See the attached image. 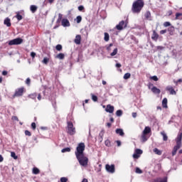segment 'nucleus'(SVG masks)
<instances>
[{
  "label": "nucleus",
  "instance_id": "nucleus-41",
  "mask_svg": "<svg viewBox=\"0 0 182 182\" xmlns=\"http://www.w3.org/2000/svg\"><path fill=\"white\" fill-rule=\"evenodd\" d=\"M180 16H182L181 13H176V19H181V18H180Z\"/></svg>",
  "mask_w": 182,
  "mask_h": 182
},
{
  "label": "nucleus",
  "instance_id": "nucleus-19",
  "mask_svg": "<svg viewBox=\"0 0 182 182\" xmlns=\"http://www.w3.org/2000/svg\"><path fill=\"white\" fill-rule=\"evenodd\" d=\"M4 23V25H6L8 27L11 26V19L9 18H5Z\"/></svg>",
  "mask_w": 182,
  "mask_h": 182
},
{
  "label": "nucleus",
  "instance_id": "nucleus-29",
  "mask_svg": "<svg viewBox=\"0 0 182 182\" xmlns=\"http://www.w3.org/2000/svg\"><path fill=\"white\" fill-rule=\"evenodd\" d=\"M105 134V131L104 130H102L100 133V141H103V136Z\"/></svg>",
  "mask_w": 182,
  "mask_h": 182
},
{
  "label": "nucleus",
  "instance_id": "nucleus-46",
  "mask_svg": "<svg viewBox=\"0 0 182 182\" xmlns=\"http://www.w3.org/2000/svg\"><path fill=\"white\" fill-rule=\"evenodd\" d=\"M151 79L152 80H154V82H157V80H159V77H157V76H156V75L151 77Z\"/></svg>",
  "mask_w": 182,
  "mask_h": 182
},
{
  "label": "nucleus",
  "instance_id": "nucleus-63",
  "mask_svg": "<svg viewBox=\"0 0 182 182\" xmlns=\"http://www.w3.org/2000/svg\"><path fill=\"white\" fill-rule=\"evenodd\" d=\"M2 161H4V157L2 155H0V163H2Z\"/></svg>",
  "mask_w": 182,
  "mask_h": 182
},
{
  "label": "nucleus",
  "instance_id": "nucleus-17",
  "mask_svg": "<svg viewBox=\"0 0 182 182\" xmlns=\"http://www.w3.org/2000/svg\"><path fill=\"white\" fill-rule=\"evenodd\" d=\"M151 39H153V41H157V39H159V35L158 33L156 32V31H153V34L151 36Z\"/></svg>",
  "mask_w": 182,
  "mask_h": 182
},
{
  "label": "nucleus",
  "instance_id": "nucleus-57",
  "mask_svg": "<svg viewBox=\"0 0 182 182\" xmlns=\"http://www.w3.org/2000/svg\"><path fill=\"white\" fill-rule=\"evenodd\" d=\"M132 117H134V119H136V117H137V113L136 112H133L132 113Z\"/></svg>",
  "mask_w": 182,
  "mask_h": 182
},
{
  "label": "nucleus",
  "instance_id": "nucleus-37",
  "mask_svg": "<svg viewBox=\"0 0 182 182\" xmlns=\"http://www.w3.org/2000/svg\"><path fill=\"white\" fill-rule=\"evenodd\" d=\"M168 31L170 32L171 35H173V33H174V31H175L174 27H173V26L170 27Z\"/></svg>",
  "mask_w": 182,
  "mask_h": 182
},
{
  "label": "nucleus",
  "instance_id": "nucleus-58",
  "mask_svg": "<svg viewBox=\"0 0 182 182\" xmlns=\"http://www.w3.org/2000/svg\"><path fill=\"white\" fill-rule=\"evenodd\" d=\"M12 120H16L18 122L19 119H18V117L14 116L12 117Z\"/></svg>",
  "mask_w": 182,
  "mask_h": 182
},
{
  "label": "nucleus",
  "instance_id": "nucleus-59",
  "mask_svg": "<svg viewBox=\"0 0 182 182\" xmlns=\"http://www.w3.org/2000/svg\"><path fill=\"white\" fill-rule=\"evenodd\" d=\"M117 144L118 147H120V146H122V141H117Z\"/></svg>",
  "mask_w": 182,
  "mask_h": 182
},
{
  "label": "nucleus",
  "instance_id": "nucleus-38",
  "mask_svg": "<svg viewBox=\"0 0 182 182\" xmlns=\"http://www.w3.org/2000/svg\"><path fill=\"white\" fill-rule=\"evenodd\" d=\"M135 153L136 154H143V151L141 150V149H136L135 150Z\"/></svg>",
  "mask_w": 182,
  "mask_h": 182
},
{
  "label": "nucleus",
  "instance_id": "nucleus-42",
  "mask_svg": "<svg viewBox=\"0 0 182 182\" xmlns=\"http://www.w3.org/2000/svg\"><path fill=\"white\" fill-rule=\"evenodd\" d=\"M28 97H30V99H36V93L29 95Z\"/></svg>",
  "mask_w": 182,
  "mask_h": 182
},
{
  "label": "nucleus",
  "instance_id": "nucleus-16",
  "mask_svg": "<svg viewBox=\"0 0 182 182\" xmlns=\"http://www.w3.org/2000/svg\"><path fill=\"white\" fill-rule=\"evenodd\" d=\"M161 134L163 137L164 141H167V140H168V136H167V134H166L164 131L161 132Z\"/></svg>",
  "mask_w": 182,
  "mask_h": 182
},
{
  "label": "nucleus",
  "instance_id": "nucleus-22",
  "mask_svg": "<svg viewBox=\"0 0 182 182\" xmlns=\"http://www.w3.org/2000/svg\"><path fill=\"white\" fill-rule=\"evenodd\" d=\"M155 182H167V178L166 177L164 178H158L155 180Z\"/></svg>",
  "mask_w": 182,
  "mask_h": 182
},
{
  "label": "nucleus",
  "instance_id": "nucleus-35",
  "mask_svg": "<svg viewBox=\"0 0 182 182\" xmlns=\"http://www.w3.org/2000/svg\"><path fill=\"white\" fill-rule=\"evenodd\" d=\"M76 22H77V23H80V22H82V16H77Z\"/></svg>",
  "mask_w": 182,
  "mask_h": 182
},
{
  "label": "nucleus",
  "instance_id": "nucleus-54",
  "mask_svg": "<svg viewBox=\"0 0 182 182\" xmlns=\"http://www.w3.org/2000/svg\"><path fill=\"white\" fill-rule=\"evenodd\" d=\"M105 143L106 146H110V141L109 140H106Z\"/></svg>",
  "mask_w": 182,
  "mask_h": 182
},
{
  "label": "nucleus",
  "instance_id": "nucleus-55",
  "mask_svg": "<svg viewBox=\"0 0 182 182\" xmlns=\"http://www.w3.org/2000/svg\"><path fill=\"white\" fill-rule=\"evenodd\" d=\"M31 58H35V56H36V53L35 52H31Z\"/></svg>",
  "mask_w": 182,
  "mask_h": 182
},
{
  "label": "nucleus",
  "instance_id": "nucleus-62",
  "mask_svg": "<svg viewBox=\"0 0 182 182\" xmlns=\"http://www.w3.org/2000/svg\"><path fill=\"white\" fill-rule=\"evenodd\" d=\"M115 66H116V68H122V64H120V63H117V64L115 65Z\"/></svg>",
  "mask_w": 182,
  "mask_h": 182
},
{
  "label": "nucleus",
  "instance_id": "nucleus-21",
  "mask_svg": "<svg viewBox=\"0 0 182 182\" xmlns=\"http://www.w3.org/2000/svg\"><path fill=\"white\" fill-rule=\"evenodd\" d=\"M30 9L33 14H35V12H36V11H38V6H36L35 5H31L30 7Z\"/></svg>",
  "mask_w": 182,
  "mask_h": 182
},
{
  "label": "nucleus",
  "instance_id": "nucleus-23",
  "mask_svg": "<svg viewBox=\"0 0 182 182\" xmlns=\"http://www.w3.org/2000/svg\"><path fill=\"white\" fill-rule=\"evenodd\" d=\"M153 151H154V153H155V154H157L158 156H161V154H162L161 151H160L157 148L154 149Z\"/></svg>",
  "mask_w": 182,
  "mask_h": 182
},
{
  "label": "nucleus",
  "instance_id": "nucleus-9",
  "mask_svg": "<svg viewBox=\"0 0 182 182\" xmlns=\"http://www.w3.org/2000/svg\"><path fill=\"white\" fill-rule=\"evenodd\" d=\"M105 112H107V113H113L114 112V107L112 106L111 105H107Z\"/></svg>",
  "mask_w": 182,
  "mask_h": 182
},
{
  "label": "nucleus",
  "instance_id": "nucleus-31",
  "mask_svg": "<svg viewBox=\"0 0 182 182\" xmlns=\"http://www.w3.org/2000/svg\"><path fill=\"white\" fill-rule=\"evenodd\" d=\"M61 151H62L63 153L69 152V151H70V148H69V147L64 148V149H63L61 150Z\"/></svg>",
  "mask_w": 182,
  "mask_h": 182
},
{
  "label": "nucleus",
  "instance_id": "nucleus-7",
  "mask_svg": "<svg viewBox=\"0 0 182 182\" xmlns=\"http://www.w3.org/2000/svg\"><path fill=\"white\" fill-rule=\"evenodd\" d=\"M105 169H106V171H107V173H110L111 174H113L116 171V169L114 168V164H112V165L106 164Z\"/></svg>",
  "mask_w": 182,
  "mask_h": 182
},
{
  "label": "nucleus",
  "instance_id": "nucleus-30",
  "mask_svg": "<svg viewBox=\"0 0 182 182\" xmlns=\"http://www.w3.org/2000/svg\"><path fill=\"white\" fill-rule=\"evenodd\" d=\"M11 156L14 159V160L18 159V156H16V154H15V152H11Z\"/></svg>",
  "mask_w": 182,
  "mask_h": 182
},
{
  "label": "nucleus",
  "instance_id": "nucleus-33",
  "mask_svg": "<svg viewBox=\"0 0 182 182\" xmlns=\"http://www.w3.org/2000/svg\"><path fill=\"white\" fill-rule=\"evenodd\" d=\"M135 172L136 173V174H142L143 173V171H141V169H140V168H136Z\"/></svg>",
  "mask_w": 182,
  "mask_h": 182
},
{
  "label": "nucleus",
  "instance_id": "nucleus-43",
  "mask_svg": "<svg viewBox=\"0 0 182 182\" xmlns=\"http://www.w3.org/2000/svg\"><path fill=\"white\" fill-rule=\"evenodd\" d=\"M151 16V14L150 13V11H146V13L145 14V17L146 18V19H149V18H150Z\"/></svg>",
  "mask_w": 182,
  "mask_h": 182
},
{
  "label": "nucleus",
  "instance_id": "nucleus-28",
  "mask_svg": "<svg viewBox=\"0 0 182 182\" xmlns=\"http://www.w3.org/2000/svg\"><path fill=\"white\" fill-rule=\"evenodd\" d=\"M130 76H132V74H130V73H127L124 75V79L127 80V79H130Z\"/></svg>",
  "mask_w": 182,
  "mask_h": 182
},
{
  "label": "nucleus",
  "instance_id": "nucleus-10",
  "mask_svg": "<svg viewBox=\"0 0 182 182\" xmlns=\"http://www.w3.org/2000/svg\"><path fill=\"white\" fill-rule=\"evenodd\" d=\"M61 23L62 26H64V28H66V26H70V23L67 18H63L61 21Z\"/></svg>",
  "mask_w": 182,
  "mask_h": 182
},
{
  "label": "nucleus",
  "instance_id": "nucleus-60",
  "mask_svg": "<svg viewBox=\"0 0 182 182\" xmlns=\"http://www.w3.org/2000/svg\"><path fill=\"white\" fill-rule=\"evenodd\" d=\"M2 75H3V76H6V75H8V71H3L2 72Z\"/></svg>",
  "mask_w": 182,
  "mask_h": 182
},
{
  "label": "nucleus",
  "instance_id": "nucleus-51",
  "mask_svg": "<svg viewBox=\"0 0 182 182\" xmlns=\"http://www.w3.org/2000/svg\"><path fill=\"white\" fill-rule=\"evenodd\" d=\"M133 157H134V159H139V157H140V156H139V154H137L136 153H135V154H133Z\"/></svg>",
  "mask_w": 182,
  "mask_h": 182
},
{
  "label": "nucleus",
  "instance_id": "nucleus-2",
  "mask_svg": "<svg viewBox=\"0 0 182 182\" xmlns=\"http://www.w3.org/2000/svg\"><path fill=\"white\" fill-rule=\"evenodd\" d=\"M181 140H182V133L179 134L176 139V146L173 147V149L172 151V156H176V154H177V150L181 148V144H182Z\"/></svg>",
  "mask_w": 182,
  "mask_h": 182
},
{
  "label": "nucleus",
  "instance_id": "nucleus-3",
  "mask_svg": "<svg viewBox=\"0 0 182 182\" xmlns=\"http://www.w3.org/2000/svg\"><path fill=\"white\" fill-rule=\"evenodd\" d=\"M76 158L80 166H82V167H86V166H87L89 159H87V157H86L85 154L78 155L76 156Z\"/></svg>",
  "mask_w": 182,
  "mask_h": 182
},
{
  "label": "nucleus",
  "instance_id": "nucleus-32",
  "mask_svg": "<svg viewBox=\"0 0 182 182\" xmlns=\"http://www.w3.org/2000/svg\"><path fill=\"white\" fill-rule=\"evenodd\" d=\"M42 62L44 63V65H48V63H49V58H44Z\"/></svg>",
  "mask_w": 182,
  "mask_h": 182
},
{
  "label": "nucleus",
  "instance_id": "nucleus-34",
  "mask_svg": "<svg viewBox=\"0 0 182 182\" xmlns=\"http://www.w3.org/2000/svg\"><path fill=\"white\" fill-rule=\"evenodd\" d=\"M33 174H39V169L38 168H33Z\"/></svg>",
  "mask_w": 182,
  "mask_h": 182
},
{
  "label": "nucleus",
  "instance_id": "nucleus-47",
  "mask_svg": "<svg viewBox=\"0 0 182 182\" xmlns=\"http://www.w3.org/2000/svg\"><path fill=\"white\" fill-rule=\"evenodd\" d=\"M60 182H68V178L66 177L60 178Z\"/></svg>",
  "mask_w": 182,
  "mask_h": 182
},
{
  "label": "nucleus",
  "instance_id": "nucleus-5",
  "mask_svg": "<svg viewBox=\"0 0 182 182\" xmlns=\"http://www.w3.org/2000/svg\"><path fill=\"white\" fill-rule=\"evenodd\" d=\"M68 133L71 136H73L76 133V129L73 127V124L72 122H68Z\"/></svg>",
  "mask_w": 182,
  "mask_h": 182
},
{
  "label": "nucleus",
  "instance_id": "nucleus-6",
  "mask_svg": "<svg viewBox=\"0 0 182 182\" xmlns=\"http://www.w3.org/2000/svg\"><path fill=\"white\" fill-rule=\"evenodd\" d=\"M23 42V40L21 38H17L15 39H13L9 42V45L10 46H12V45H21Z\"/></svg>",
  "mask_w": 182,
  "mask_h": 182
},
{
  "label": "nucleus",
  "instance_id": "nucleus-53",
  "mask_svg": "<svg viewBox=\"0 0 182 182\" xmlns=\"http://www.w3.org/2000/svg\"><path fill=\"white\" fill-rule=\"evenodd\" d=\"M167 33V30H161L160 31L161 35H164V33Z\"/></svg>",
  "mask_w": 182,
  "mask_h": 182
},
{
  "label": "nucleus",
  "instance_id": "nucleus-15",
  "mask_svg": "<svg viewBox=\"0 0 182 182\" xmlns=\"http://www.w3.org/2000/svg\"><path fill=\"white\" fill-rule=\"evenodd\" d=\"M151 90L153 92V93H155V95H160V92H161L160 89L157 88L156 87H153Z\"/></svg>",
  "mask_w": 182,
  "mask_h": 182
},
{
  "label": "nucleus",
  "instance_id": "nucleus-1",
  "mask_svg": "<svg viewBox=\"0 0 182 182\" xmlns=\"http://www.w3.org/2000/svg\"><path fill=\"white\" fill-rule=\"evenodd\" d=\"M144 7V1L143 0H136L132 4V11L133 14H140Z\"/></svg>",
  "mask_w": 182,
  "mask_h": 182
},
{
  "label": "nucleus",
  "instance_id": "nucleus-39",
  "mask_svg": "<svg viewBox=\"0 0 182 182\" xmlns=\"http://www.w3.org/2000/svg\"><path fill=\"white\" fill-rule=\"evenodd\" d=\"M55 49H56V50H58V51L62 50V45H60V44L57 45L55 47Z\"/></svg>",
  "mask_w": 182,
  "mask_h": 182
},
{
  "label": "nucleus",
  "instance_id": "nucleus-26",
  "mask_svg": "<svg viewBox=\"0 0 182 182\" xmlns=\"http://www.w3.org/2000/svg\"><path fill=\"white\" fill-rule=\"evenodd\" d=\"M104 35V40L105 41V42H109V40L110 39V36L107 33H105Z\"/></svg>",
  "mask_w": 182,
  "mask_h": 182
},
{
  "label": "nucleus",
  "instance_id": "nucleus-64",
  "mask_svg": "<svg viewBox=\"0 0 182 182\" xmlns=\"http://www.w3.org/2000/svg\"><path fill=\"white\" fill-rule=\"evenodd\" d=\"M38 100H41L42 99V96L41 95V94H38Z\"/></svg>",
  "mask_w": 182,
  "mask_h": 182
},
{
  "label": "nucleus",
  "instance_id": "nucleus-13",
  "mask_svg": "<svg viewBox=\"0 0 182 182\" xmlns=\"http://www.w3.org/2000/svg\"><path fill=\"white\" fill-rule=\"evenodd\" d=\"M147 140H149V136H147V134L142 133L141 136V141L142 143H146V141H147Z\"/></svg>",
  "mask_w": 182,
  "mask_h": 182
},
{
  "label": "nucleus",
  "instance_id": "nucleus-4",
  "mask_svg": "<svg viewBox=\"0 0 182 182\" xmlns=\"http://www.w3.org/2000/svg\"><path fill=\"white\" fill-rule=\"evenodd\" d=\"M85 143H80L78 144L77 148H76V151L75 152V156H82L85 154H83V151H85Z\"/></svg>",
  "mask_w": 182,
  "mask_h": 182
},
{
  "label": "nucleus",
  "instance_id": "nucleus-18",
  "mask_svg": "<svg viewBox=\"0 0 182 182\" xmlns=\"http://www.w3.org/2000/svg\"><path fill=\"white\" fill-rule=\"evenodd\" d=\"M151 132V129L150 128V127H146L142 133L144 134H149V133H150Z\"/></svg>",
  "mask_w": 182,
  "mask_h": 182
},
{
  "label": "nucleus",
  "instance_id": "nucleus-27",
  "mask_svg": "<svg viewBox=\"0 0 182 182\" xmlns=\"http://www.w3.org/2000/svg\"><path fill=\"white\" fill-rule=\"evenodd\" d=\"M116 116H117L118 117H121V116H123V111H122V109H118L116 112Z\"/></svg>",
  "mask_w": 182,
  "mask_h": 182
},
{
  "label": "nucleus",
  "instance_id": "nucleus-56",
  "mask_svg": "<svg viewBox=\"0 0 182 182\" xmlns=\"http://www.w3.org/2000/svg\"><path fill=\"white\" fill-rule=\"evenodd\" d=\"M26 85H30L31 84V79L30 78H27L26 81Z\"/></svg>",
  "mask_w": 182,
  "mask_h": 182
},
{
  "label": "nucleus",
  "instance_id": "nucleus-52",
  "mask_svg": "<svg viewBox=\"0 0 182 182\" xmlns=\"http://www.w3.org/2000/svg\"><path fill=\"white\" fill-rule=\"evenodd\" d=\"M83 9H85V7L83 6H78V11H83Z\"/></svg>",
  "mask_w": 182,
  "mask_h": 182
},
{
  "label": "nucleus",
  "instance_id": "nucleus-20",
  "mask_svg": "<svg viewBox=\"0 0 182 182\" xmlns=\"http://www.w3.org/2000/svg\"><path fill=\"white\" fill-rule=\"evenodd\" d=\"M115 132L117 133V134H119V136H124V132L122 129H117Z\"/></svg>",
  "mask_w": 182,
  "mask_h": 182
},
{
  "label": "nucleus",
  "instance_id": "nucleus-8",
  "mask_svg": "<svg viewBox=\"0 0 182 182\" xmlns=\"http://www.w3.org/2000/svg\"><path fill=\"white\" fill-rule=\"evenodd\" d=\"M23 95V87L18 88L16 90L13 97H19Z\"/></svg>",
  "mask_w": 182,
  "mask_h": 182
},
{
  "label": "nucleus",
  "instance_id": "nucleus-45",
  "mask_svg": "<svg viewBox=\"0 0 182 182\" xmlns=\"http://www.w3.org/2000/svg\"><path fill=\"white\" fill-rule=\"evenodd\" d=\"M92 100H93V102H97V96L92 95Z\"/></svg>",
  "mask_w": 182,
  "mask_h": 182
},
{
  "label": "nucleus",
  "instance_id": "nucleus-50",
  "mask_svg": "<svg viewBox=\"0 0 182 182\" xmlns=\"http://www.w3.org/2000/svg\"><path fill=\"white\" fill-rule=\"evenodd\" d=\"M25 134L26 136H31V132L26 130L25 131Z\"/></svg>",
  "mask_w": 182,
  "mask_h": 182
},
{
  "label": "nucleus",
  "instance_id": "nucleus-48",
  "mask_svg": "<svg viewBox=\"0 0 182 182\" xmlns=\"http://www.w3.org/2000/svg\"><path fill=\"white\" fill-rule=\"evenodd\" d=\"M63 16V15H62V14H58V22H60V21H62Z\"/></svg>",
  "mask_w": 182,
  "mask_h": 182
},
{
  "label": "nucleus",
  "instance_id": "nucleus-14",
  "mask_svg": "<svg viewBox=\"0 0 182 182\" xmlns=\"http://www.w3.org/2000/svg\"><path fill=\"white\" fill-rule=\"evenodd\" d=\"M166 90H168V92H170V95H177V92L173 89L171 86L166 87Z\"/></svg>",
  "mask_w": 182,
  "mask_h": 182
},
{
  "label": "nucleus",
  "instance_id": "nucleus-40",
  "mask_svg": "<svg viewBox=\"0 0 182 182\" xmlns=\"http://www.w3.org/2000/svg\"><path fill=\"white\" fill-rule=\"evenodd\" d=\"M164 26H165V28H167V26H171V23L168 21H166L164 23Z\"/></svg>",
  "mask_w": 182,
  "mask_h": 182
},
{
  "label": "nucleus",
  "instance_id": "nucleus-25",
  "mask_svg": "<svg viewBox=\"0 0 182 182\" xmlns=\"http://www.w3.org/2000/svg\"><path fill=\"white\" fill-rule=\"evenodd\" d=\"M55 58H57V59L63 60V59H65V54L60 53L58 54Z\"/></svg>",
  "mask_w": 182,
  "mask_h": 182
},
{
  "label": "nucleus",
  "instance_id": "nucleus-44",
  "mask_svg": "<svg viewBox=\"0 0 182 182\" xmlns=\"http://www.w3.org/2000/svg\"><path fill=\"white\" fill-rule=\"evenodd\" d=\"M16 18L18 19V21H22V16L19 14H16Z\"/></svg>",
  "mask_w": 182,
  "mask_h": 182
},
{
  "label": "nucleus",
  "instance_id": "nucleus-49",
  "mask_svg": "<svg viewBox=\"0 0 182 182\" xmlns=\"http://www.w3.org/2000/svg\"><path fill=\"white\" fill-rule=\"evenodd\" d=\"M31 127L33 130H35L36 129V124L35 122L31 123Z\"/></svg>",
  "mask_w": 182,
  "mask_h": 182
},
{
  "label": "nucleus",
  "instance_id": "nucleus-12",
  "mask_svg": "<svg viewBox=\"0 0 182 182\" xmlns=\"http://www.w3.org/2000/svg\"><path fill=\"white\" fill-rule=\"evenodd\" d=\"M123 26H124V21H120L119 24L116 26V28L118 31H122L123 29Z\"/></svg>",
  "mask_w": 182,
  "mask_h": 182
},
{
  "label": "nucleus",
  "instance_id": "nucleus-24",
  "mask_svg": "<svg viewBox=\"0 0 182 182\" xmlns=\"http://www.w3.org/2000/svg\"><path fill=\"white\" fill-rule=\"evenodd\" d=\"M162 106L165 109H167V98H164V100H162Z\"/></svg>",
  "mask_w": 182,
  "mask_h": 182
},
{
  "label": "nucleus",
  "instance_id": "nucleus-61",
  "mask_svg": "<svg viewBox=\"0 0 182 182\" xmlns=\"http://www.w3.org/2000/svg\"><path fill=\"white\" fill-rule=\"evenodd\" d=\"M157 49H159V50H163V49H164V47H163V46H158Z\"/></svg>",
  "mask_w": 182,
  "mask_h": 182
},
{
  "label": "nucleus",
  "instance_id": "nucleus-11",
  "mask_svg": "<svg viewBox=\"0 0 182 182\" xmlns=\"http://www.w3.org/2000/svg\"><path fill=\"white\" fill-rule=\"evenodd\" d=\"M82 41V36L80 35H77L74 40V42L76 45H80V42Z\"/></svg>",
  "mask_w": 182,
  "mask_h": 182
},
{
  "label": "nucleus",
  "instance_id": "nucleus-36",
  "mask_svg": "<svg viewBox=\"0 0 182 182\" xmlns=\"http://www.w3.org/2000/svg\"><path fill=\"white\" fill-rule=\"evenodd\" d=\"M117 55V48H115L112 53H111L110 55L111 56H116Z\"/></svg>",
  "mask_w": 182,
  "mask_h": 182
}]
</instances>
